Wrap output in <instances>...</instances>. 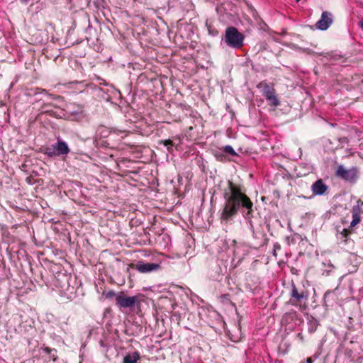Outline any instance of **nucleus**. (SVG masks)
<instances>
[{
    "instance_id": "obj_1",
    "label": "nucleus",
    "mask_w": 363,
    "mask_h": 363,
    "mask_svg": "<svg viewBox=\"0 0 363 363\" xmlns=\"http://www.w3.org/2000/svg\"><path fill=\"white\" fill-rule=\"evenodd\" d=\"M223 198L225 203L220 213L221 221L228 223L240 210L244 218L247 220L251 231L254 232V226L251 220L253 203L246 195L244 186L228 181Z\"/></svg>"
},
{
    "instance_id": "obj_2",
    "label": "nucleus",
    "mask_w": 363,
    "mask_h": 363,
    "mask_svg": "<svg viewBox=\"0 0 363 363\" xmlns=\"http://www.w3.org/2000/svg\"><path fill=\"white\" fill-rule=\"evenodd\" d=\"M71 150L64 140L60 137L57 138L56 142L50 146L44 147L43 152L49 157H58L65 160Z\"/></svg>"
},
{
    "instance_id": "obj_3",
    "label": "nucleus",
    "mask_w": 363,
    "mask_h": 363,
    "mask_svg": "<svg viewBox=\"0 0 363 363\" xmlns=\"http://www.w3.org/2000/svg\"><path fill=\"white\" fill-rule=\"evenodd\" d=\"M245 36L235 27H228L225 29L224 43L234 49H240L244 45Z\"/></svg>"
},
{
    "instance_id": "obj_4",
    "label": "nucleus",
    "mask_w": 363,
    "mask_h": 363,
    "mask_svg": "<svg viewBox=\"0 0 363 363\" xmlns=\"http://www.w3.org/2000/svg\"><path fill=\"white\" fill-rule=\"evenodd\" d=\"M359 172L357 167L346 169L343 165H339L336 171V175L342 179L354 183L358 179Z\"/></svg>"
},
{
    "instance_id": "obj_5",
    "label": "nucleus",
    "mask_w": 363,
    "mask_h": 363,
    "mask_svg": "<svg viewBox=\"0 0 363 363\" xmlns=\"http://www.w3.org/2000/svg\"><path fill=\"white\" fill-rule=\"evenodd\" d=\"M138 301V296H128L123 292H120L116 296V303L121 310L133 308Z\"/></svg>"
},
{
    "instance_id": "obj_6",
    "label": "nucleus",
    "mask_w": 363,
    "mask_h": 363,
    "mask_svg": "<svg viewBox=\"0 0 363 363\" xmlns=\"http://www.w3.org/2000/svg\"><path fill=\"white\" fill-rule=\"evenodd\" d=\"M97 134L101 138H107L109 135H118L121 138H125L127 135L125 131L109 128L104 125H100L96 130Z\"/></svg>"
},
{
    "instance_id": "obj_7",
    "label": "nucleus",
    "mask_w": 363,
    "mask_h": 363,
    "mask_svg": "<svg viewBox=\"0 0 363 363\" xmlns=\"http://www.w3.org/2000/svg\"><path fill=\"white\" fill-rule=\"evenodd\" d=\"M132 267L141 273H148L158 269L160 268V264L139 261L136 264H133Z\"/></svg>"
},
{
    "instance_id": "obj_8",
    "label": "nucleus",
    "mask_w": 363,
    "mask_h": 363,
    "mask_svg": "<svg viewBox=\"0 0 363 363\" xmlns=\"http://www.w3.org/2000/svg\"><path fill=\"white\" fill-rule=\"evenodd\" d=\"M333 23L332 14L328 11H323L321 15V18L317 21L316 27L321 30H327Z\"/></svg>"
},
{
    "instance_id": "obj_9",
    "label": "nucleus",
    "mask_w": 363,
    "mask_h": 363,
    "mask_svg": "<svg viewBox=\"0 0 363 363\" xmlns=\"http://www.w3.org/2000/svg\"><path fill=\"white\" fill-rule=\"evenodd\" d=\"M328 186L321 179L317 180L311 186V190L313 194L323 195L327 191Z\"/></svg>"
},
{
    "instance_id": "obj_10",
    "label": "nucleus",
    "mask_w": 363,
    "mask_h": 363,
    "mask_svg": "<svg viewBox=\"0 0 363 363\" xmlns=\"http://www.w3.org/2000/svg\"><path fill=\"white\" fill-rule=\"evenodd\" d=\"M291 296V298L290 302L294 306H297V303L294 302V301L300 302L301 299L307 298V294L304 291L298 292L294 285L292 286Z\"/></svg>"
},
{
    "instance_id": "obj_11",
    "label": "nucleus",
    "mask_w": 363,
    "mask_h": 363,
    "mask_svg": "<svg viewBox=\"0 0 363 363\" xmlns=\"http://www.w3.org/2000/svg\"><path fill=\"white\" fill-rule=\"evenodd\" d=\"M174 139L179 140L178 144H176L173 140H172L170 139L160 140L158 142V143L162 144L164 147H166L169 153H172L173 150H174L173 147H175L177 149L179 145L180 144L182 137L180 135H177V136L174 137Z\"/></svg>"
},
{
    "instance_id": "obj_12",
    "label": "nucleus",
    "mask_w": 363,
    "mask_h": 363,
    "mask_svg": "<svg viewBox=\"0 0 363 363\" xmlns=\"http://www.w3.org/2000/svg\"><path fill=\"white\" fill-rule=\"evenodd\" d=\"M352 220L350 223V227H354L361 220L360 217V207L359 205L354 206L352 209Z\"/></svg>"
},
{
    "instance_id": "obj_13",
    "label": "nucleus",
    "mask_w": 363,
    "mask_h": 363,
    "mask_svg": "<svg viewBox=\"0 0 363 363\" xmlns=\"http://www.w3.org/2000/svg\"><path fill=\"white\" fill-rule=\"evenodd\" d=\"M140 359V354L138 352L128 353L123 357V363H137Z\"/></svg>"
},
{
    "instance_id": "obj_14",
    "label": "nucleus",
    "mask_w": 363,
    "mask_h": 363,
    "mask_svg": "<svg viewBox=\"0 0 363 363\" xmlns=\"http://www.w3.org/2000/svg\"><path fill=\"white\" fill-rule=\"evenodd\" d=\"M214 155L216 160L219 162H225L226 160H228L227 155H225V152L223 151L222 149L216 151Z\"/></svg>"
},
{
    "instance_id": "obj_15",
    "label": "nucleus",
    "mask_w": 363,
    "mask_h": 363,
    "mask_svg": "<svg viewBox=\"0 0 363 363\" xmlns=\"http://www.w3.org/2000/svg\"><path fill=\"white\" fill-rule=\"evenodd\" d=\"M275 94L274 89L271 88L269 86L267 85L265 86L264 89V96H265L266 99L269 98V96H272V95Z\"/></svg>"
},
{
    "instance_id": "obj_16",
    "label": "nucleus",
    "mask_w": 363,
    "mask_h": 363,
    "mask_svg": "<svg viewBox=\"0 0 363 363\" xmlns=\"http://www.w3.org/2000/svg\"><path fill=\"white\" fill-rule=\"evenodd\" d=\"M267 100L269 101V105L274 106H277L279 105V101L276 94L272 95V96H269V98H267Z\"/></svg>"
},
{
    "instance_id": "obj_17",
    "label": "nucleus",
    "mask_w": 363,
    "mask_h": 363,
    "mask_svg": "<svg viewBox=\"0 0 363 363\" xmlns=\"http://www.w3.org/2000/svg\"><path fill=\"white\" fill-rule=\"evenodd\" d=\"M223 151L225 152V155H229L232 156L237 155V153L234 150L232 146L230 145H225L223 149Z\"/></svg>"
},
{
    "instance_id": "obj_18",
    "label": "nucleus",
    "mask_w": 363,
    "mask_h": 363,
    "mask_svg": "<svg viewBox=\"0 0 363 363\" xmlns=\"http://www.w3.org/2000/svg\"><path fill=\"white\" fill-rule=\"evenodd\" d=\"M117 295V294H116L113 291L111 290L109 291H108L106 294V297L107 298H111L113 297H115L116 298V296Z\"/></svg>"
},
{
    "instance_id": "obj_19",
    "label": "nucleus",
    "mask_w": 363,
    "mask_h": 363,
    "mask_svg": "<svg viewBox=\"0 0 363 363\" xmlns=\"http://www.w3.org/2000/svg\"><path fill=\"white\" fill-rule=\"evenodd\" d=\"M281 249V246L279 243H275L274 245V251H273V255L277 257V250H279Z\"/></svg>"
},
{
    "instance_id": "obj_20",
    "label": "nucleus",
    "mask_w": 363,
    "mask_h": 363,
    "mask_svg": "<svg viewBox=\"0 0 363 363\" xmlns=\"http://www.w3.org/2000/svg\"><path fill=\"white\" fill-rule=\"evenodd\" d=\"M304 363V362H303ZM305 363H313V361L311 357L307 358L306 362Z\"/></svg>"
},
{
    "instance_id": "obj_21",
    "label": "nucleus",
    "mask_w": 363,
    "mask_h": 363,
    "mask_svg": "<svg viewBox=\"0 0 363 363\" xmlns=\"http://www.w3.org/2000/svg\"><path fill=\"white\" fill-rule=\"evenodd\" d=\"M359 23L360 27H361V28H362V30H363V19H362V21H360Z\"/></svg>"
},
{
    "instance_id": "obj_22",
    "label": "nucleus",
    "mask_w": 363,
    "mask_h": 363,
    "mask_svg": "<svg viewBox=\"0 0 363 363\" xmlns=\"http://www.w3.org/2000/svg\"><path fill=\"white\" fill-rule=\"evenodd\" d=\"M27 182L30 184L31 183V180H30V177H28L27 178Z\"/></svg>"
},
{
    "instance_id": "obj_23",
    "label": "nucleus",
    "mask_w": 363,
    "mask_h": 363,
    "mask_svg": "<svg viewBox=\"0 0 363 363\" xmlns=\"http://www.w3.org/2000/svg\"><path fill=\"white\" fill-rule=\"evenodd\" d=\"M28 0H21L23 2H28Z\"/></svg>"
},
{
    "instance_id": "obj_24",
    "label": "nucleus",
    "mask_w": 363,
    "mask_h": 363,
    "mask_svg": "<svg viewBox=\"0 0 363 363\" xmlns=\"http://www.w3.org/2000/svg\"><path fill=\"white\" fill-rule=\"evenodd\" d=\"M297 2H298L300 0H296Z\"/></svg>"
}]
</instances>
